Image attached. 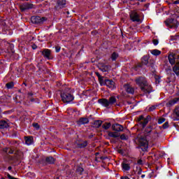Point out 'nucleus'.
<instances>
[{"label":"nucleus","mask_w":179,"mask_h":179,"mask_svg":"<svg viewBox=\"0 0 179 179\" xmlns=\"http://www.w3.org/2000/svg\"><path fill=\"white\" fill-rule=\"evenodd\" d=\"M168 59L171 65H175L173 67V71L177 76H179V55L177 54H170L168 56Z\"/></svg>","instance_id":"1"},{"label":"nucleus","mask_w":179,"mask_h":179,"mask_svg":"<svg viewBox=\"0 0 179 179\" xmlns=\"http://www.w3.org/2000/svg\"><path fill=\"white\" fill-rule=\"evenodd\" d=\"M98 103L103 106V107L109 108L110 106H113V104H115V103H117V99L115 98V96H110L109 99H100L98 100Z\"/></svg>","instance_id":"2"},{"label":"nucleus","mask_w":179,"mask_h":179,"mask_svg":"<svg viewBox=\"0 0 179 179\" xmlns=\"http://www.w3.org/2000/svg\"><path fill=\"white\" fill-rule=\"evenodd\" d=\"M149 55L143 56L141 58V63L138 64L137 66L138 68H142L143 65H146L147 66H150V68H155V60L150 59L149 60Z\"/></svg>","instance_id":"3"},{"label":"nucleus","mask_w":179,"mask_h":179,"mask_svg":"<svg viewBox=\"0 0 179 179\" xmlns=\"http://www.w3.org/2000/svg\"><path fill=\"white\" fill-rule=\"evenodd\" d=\"M164 23L168 27H170V29H177L179 24L178 21L173 18H168L164 21Z\"/></svg>","instance_id":"4"},{"label":"nucleus","mask_w":179,"mask_h":179,"mask_svg":"<svg viewBox=\"0 0 179 179\" xmlns=\"http://www.w3.org/2000/svg\"><path fill=\"white\" fill-rule=\"evenodd\" d=\"M62 101L63 103H71L73 101V95L69 92H62L61 94Z\"/></svg>","instance_id":"5"},{"label":"nucleus","mask_w":179,"mask_h":179,"mask_svg":"<svg viewBox=\"0 0 179 179\" xmlns=\"http://www.w3.org/2000/svg\"><path fill=\"white\" fill-rule=\"evenodd\" d=\"M45 20H47V18L45 17L32 16L31 17V22L34 23V24H43Z\"/></svg>","instance_id":"6"},{"label":"nucleus","mask_w":179,"mask_h":179,"mask_svg":"<svg viewBox=\"0 0 179 179\" xmlns=\"http://www.w3.org/2000/svg\"><path fill=\"white\" fill-rule=\"evenodd\" d=\"M34 4L30 3L29 2H25L22 4L20 5V9L21 12H26V10H29L30 9H34Z\"/></svg>","instance_id":"7"},{"label":"nucleus","mask_w":179,"mask_h":179,"mask_svg":"<svg viewBox=\"0 0 179 179\" xmlns=\"http://www.w3.org/2000/svg\"><path fill=\"white\" fill-rule=\"evenodd\" d=\"M138 143L140 146H142L143 148H144V149H148L149 143L148 142L146 136H141L138 138Z\"/></svg>","instance_id":"8"},{"label":"nucleus","mask_w":179,"mask_h":179,"mask_svg":"<svg viewBox=\"0 0 179 179\" xmlns=\"http://www.w3.org/2000/svg\"><path fill=\"white\" fill-rule=\"evenodd\" d=\"M135 82L136 85L140 86V87H143V85L148 83V80H146V78L142 76L136 78Z\"/></svg>","instance_id":"9"},{"label":"nucleus","mask_w":179,"mask_h":179,"mask_svg":"<svg viewBox=\"0 0 179 179\" xmlns=\"http://www.w3.org/2000/svg\"><path fill=\"white\" fill-rule=\"evenodd\" d=\"M41 52L43 57L46 58V59H52V55H51V50L50 49H44L41 51Z\"/></svg>","instance_id":"10"},{"label":"nucleus","mask_w":179,"mask_h":179,"mask_svg":"<svg viewBox=\"0 0 179 179\" xmlns=\"http://www.w3.org/2000/svg\"><path fill=\"white\" fill-rule=\"evenodd\" d=\"M130 19L132 22H141V18H139V14L136 11H131L130 13Z\"/></svg>","instance_id":"11"},{"label":"nucleus","mask_w":179,"mask_h":179,"mask_svg":"<svg viewBox=\"0 0 179 179\" xmlns=\"http://www.w3.org/2000/svg\"><path fill=\"white\" fill-rule=\"evenodd\" d=\"M141 91L144 93H148V94L152 92V85L148 84H144L142 87H141Z\"/></svg>","instance_id":"12"},{"label":"nucleus","mask_w":179,"mask_h":179,"mask_svg":"<svg viewBox=\"0 0 179 179\" xmlns=\"http://www.w3.org/2000/svg\"><path fill=\"white\" fill-rule=\"evenodd\" d=\"M168 75V79L170 80V82H173V80H176V74L173 73L171 71V69L169 68L166 69Z\"/></svg>","instance_id":"13"},{"label":"nucleus","mask_w":179,"mask_h":179,"mask_svg":"<svg viewBox=\"0 0 179 179\" xmlns=\"http://www.w3.org/2000/svg\"><path fill=\"white\" fill-rule=\"evenodd\" d=\"M112 129L113 131H115L116 132H122L124 131V127L120 124H115L112 125Z\"/></svg>","instance_id":"14"},{"label":"nucleus","mask_w":179,"mask_h":179,"mask_svg":"<svg viewBox=\"0 0 179 179\" xmlns=\"http://www.w3.org/2000/svg\"><path fill=\"white\" fill-rule=\"evenodd\" d=\"M99 69L102 72H108V71H110L111 69V66H110L109 65L100 64H99Z\"/></svg>","instance_id":"15"},{"label":"nucleus","mask_w":179,"mask_h":179,"mask_svg":"<svg viewBox=\"0 0 179 179\" xmlns=\"http://www.w3.org/2000/svg\"><path fill=\"white\" fill-rule=\"evenodd\" d=\"M124 90H126L127 93L130 94H134V93H135V90L129 84L124 85Z\"/></svg>","instance_id":"16"},{"label":"nucleus","mask_w":179,"mask_h":179,"mask_svg":"<svg viewBox=\"0 0 179 179\" xmlns=\"http://www.w3.org/2000/svg\"><path fill=\"white\" fill-rule=\"evenodd\" d=\"M105 85L110 89H114L115 83L113 80L106 79Z\"/></svg>","instance_id":"17"},{"label":"nucleus","mask_w":179,"mask_h":179,"mask_svg":"<svg viewBox=\"0 0 179 179\" xmlns=\"http://www.w3.org/2000/svg\"><path fill=\"white\" fill-rule=\"evenodd\" d=\"M78 125H85L89 124V119L87 117H80L77 122Z\"/></svg>","instance_id":"18"},{"label":"nucleus","mask_w":179,"mask_h":179,"mask_svg":"<svg viewBox=\"0 0 179 179\" xmlns=\"http://www.w3.org/2000/svg\"><path fill=\"white\" fill-rule=\"evenodd\" d=\"M120 134L118 131H108V136L110 138H120Z\"/></svg>","instance_id":"19"},{"label":"nucleus","mask_w":179,"mask_h":179,"mask_svg":"<svg viewBox=\"0 0 179 179\" xmlns=\"http://www.w3.org/2000/svg\"><path fill=\"white\" fill-rule=\"evenodd\" d=\"M57 8L59 9H62V8H65V5H66V0H58L57 2Z\"/></svg>","instance_id":"20"},{"label":"nucleus","mask_w":179,"mask_h":179,"mask_svg":"<svg viewBox=\"0 0 179 179\" xmlns=\"http://www.w3.org/2000/svg\"><path fill=\"white\" fill-rule=\"evenodd\" d=\"M154 130L153 126L149 125L145 129V134L147 135V136H149V134L152 133Z\"/></svg>","instance_id":"21"},{"label":"nucleus","mask_w":179,"mask_h":179,"mask_svg":"<svg viewBox=\"0 0 179 179\" xmlns=\"http://www.w3.org/2000/svg\"><path fill=\"white\" fill-rule=\"evenodd\" d=\"M5 128H9V124L5 120H1L0 129H5Z\"/></svg>","instance_id":"22"},{"label":"nucleus","mask_w":179,"mask_h":179,"mask_svg":"<svg viewBox=\"0 0 179 179\" xmlns=\"http://www.w3.org/2000/svg\"><path fill=\"white\" fill-rule=\"evenodd\" d=\"M148 136H150L152 139H157L159 138V133L156 130H153L152 133L149 134Z\"/></svg>","instance_id":"23"},{"label":"nucleus","mask_w":179,"mask_h":179,"mask_svg":"<svg viewBox=\"0 0 179 179\" xmlns=\"http://www.w3.org/2000/svg\"><path fill=\"white\" fill-rule=\"evenodd\" d=\"M45 162L48 164H54L55 163V159L52 157H48L45 159Z\"/></svg>","instance_id":"24"},{"label":"nucleus","mask_w":179,"mask_h":179,"mask_svg":"<svg viewBox=\"0 0 179 179\" xmlns=\"http://www.w3.org/2000/svg\"><path fill=\"white\" fill-rule=\"evenodd\" d=\"M148 122H149V116H148L146 118H144L141 124H140L141 125L142 128H145Z\"/></svg>","instance_id":"25"},{"label":"nucleus","mask_w":179,"mask_h":179,"mask_svg":"<svg viewBox=\"0 0 179 179\" xmlns=\"http://www.w3.org/2000/svg\"><path fill=\"white\" fill-rule=\"evenodd\" d=\"M86 146H87V141H83V143L77 144V148L79 149H83V148H86Z\"/></svg>","instance_id":"26"},{"label":"nucleus","mask_w":179,"mask_h":179,"mask_svg":"<svg viewBox=\"0 0 179 179\" xmlns=\"http://www.w3.org/2000/svg\"><path fill=\"white\" fill-rule=\"evenodd\" d=\"M101 124H103V121H101V120H95L94 122V127L95 128H100V127H101Z\"/></svg>","instance_id":"27"},{"label":"nucleus","mask_w":179,"mask_h":179,"mask_svg":"<svg viewBox=\"0 0 179 179\" xmlns=\"http://www.w3.org/2000/svg\"><path fill=\"white\" fill-rule=\"evenodd\" d=\"M151 54H152V55H155L156 57H157V55H160V54H162V51L157 50V49H155V50H150Z\"/></svg>","instance_id":"28"},{"label":"nucleus","mask_w":179,"mask_h":179,"mask_svg":"<svg viewBox=\"0 0 179 179\" xmlns=\"http://www.w3.org/2000/svg\"><path fill=\"white\" fill-rule=\"evenodd\" d=\"M178 101H179V97L175 98V99L169 101L168 102V104H169V106H174V104H176V103H177Z\"/></svg>","instance_id":"29"},{"label":"nucleus","mask_w":179,"mask_h":179,"mask_svg":"<svg viewBox=\"0 0 179 179\" xmlns=\"http://www.w3.org/2000/svg\"><path fill=\"white\" fill-rule=\"evenodd\" d=\"M122 167L123 170H124L125 171H128L131 169L129 164H125V163H123L122 164Z\"/></svg>","instance_id":"30"},{"label":"nucleus","mask_w":179,"mask_h":179,"mask_svg":"<svg viewBox=\"0 0 179 179\" xmlns=\"http://www.w3.org/2000/svg\"><path fill=\"white\" fill-rule=\"evenodd\" d=\"M110 127H111V123H110V122H105V123L102 125L103 129H105V130L108 129Z\"/></svg>","instance_id":"31"},{"label":"nucleus","mask_w":179,"mask_h":179,"mask_svg":"<svg viewBox=\"0 0 179 179\" xmlns=\"http://www.w3.org/2000/svg\"><path fill=\"white\" fill-rule=\"evenodd\" d=\"M25 143L26 145H31V143H33L31 137H25Z\"/></svg>","instance_id":"32"},{"label":"nucleus","mask_w":179,"mask_h":179,"mask_svg":"<svg viewBox=\"0 0 179 179\" xmlns=\"http://www.w3.org/2000/svg\"><path fill=\"white\" fill-rule=\"evenodd\" d=\"M99 79V82L101 85V86H104L106 85V80H104V77H101L100 78H98Z\"/></svg>","instance_id":"33"},{"label":"nucleus","mask_w":179,"mask_h":179,"mask_svg":"<svg viewBox=\"0 0 179 179\" xmlns=\"http://www.w3.org/2000/svg\"><path fill=\"white\" fill-rule=\"evenodd\" d=\"M174 113L176 115V120H179V107L175 108Z\"/></svg>","instance_id":"34"},{"label":"nucleus","mask_w":179,"mask_h":179,"mask_svg":"<svg viewBox=\"0 0 179 179\" xmlns=\"http://www.w3.org/2000/svg\"><path fill=\"white\" fill-rule=\"evenodd\" d=\"M13 86H15L13 82H10L6 84V87H7V89H12Z\"/></svg>","instance_id":"35"},{"label":"nucleus","mask_w":179,"mask_h":179,"mask_svg":"<svg viewBox=\"0 0 179 179\" xmlns=\"http://www.w3.org/2000/svg\"><path fill=\"white\" fill-rule=\"evenodd\" d=\"M118 58V53L114 52L111 55L112 61H115Z\"/></svg>","instance_id":"36"},{"label":"nucleus","mask_w":179,"mask_h":179,"mask_svg":"<svg viewBox=\"0 0 179 179\" xmlns=\"http://www.w3.org/2000/svg\"><path fill=\"white\" fill-rule=\"evenodd\" d=\"M4 152H8V153H9V155H13V152H15L14 150H13V149H12V148H6L5 150H4Z\"/></svg>","instance_id":"37"},{"label":"nucleus","mask_w":179,"mask_h":179,"mask_svg":"<svg viewBox=\"0 0 179 179\" xmlns=\"http://www.w3.org/2000/svg\"><path fill=\"white\" fill-rule=\"evenodd\" d=\"M76 173H78V174H82V173H83V168L78 166L76 169Z\"/></svg>","instance_id":"38"},{"label":"nucleus","mask_w":179,"mask_h":179,"mask_svg":"<svg viewBox=\"0 0 179 179\" xmlns=\"http://www.w3.org/2000/svg\"><path fill=\"white\" fill-rule=\"evenodd\" d=\"M32 126L37 130L40 129V124L38 123H33Z\"/></svg>","instance_id":"39"},{"label":"nucleus","mask_w":179,"mask_h":179,"mask_svg":"<svg viewBox=\"0 0 179 179\" xmlns=\"http://www.w3.org/2000/svg\"><path fill=\"white\" fill-rule=\"evenodd\" d=\"M169 122H166L163 125H162V128L164 129H167V128H169Z\"/></svg>","instance_id":"40"},{"label":"nucleus","mask_w":179,"mask_h":179,"mask_svg":"<svg viewBox=\"0 0 179 179\" xmlns=\"http://www.w3.org/2000/svg\"><path fill=\"white\" fill-rule=\"evenodd\" d=\"M166 121V118L164 117H161L158 120V124H163Z\"/></svg>","instance_id":"41"},{"label":"nucleus","mask_w":179,"mask_h":179,"mask_svg":"<svg viewBox=\"0 0 179 179\" xmlns=\"http://www.w3.org/2000/svg\"><path fill=\"white\" fill-rule=\"evenodd\" d=\"M145 117H143V115H140L139 117L137 119V121L138 122H139L140 124H141L143 120L144 119Z\"/></svg>","instance_id":"42"},{"label":"nucleus","mask_w":179,"mask_h":179,"mask_svg":"<svg viewBox=\"0 0 179 179\" xmlns=\"http://www.w3.org/2000/svg\"><path fill=\"white\" fill-rule=\"evenodd\" d=\"M120 139H122V141H127V136H125V134L120 135Z\"/></svg>","instance_id":"43"},{"label":"nucleus","mask_w":179,"mask_h":179,"mask_svg":"<svg viewBox=\"0 0 179 179\" xmlns=\"http://www.w3.org/2000/svg\"><path fill=\"white\" fill-rule=\"evenodd\" d=\"M156 106H152L149 108L148 111H154V110H156Z\"/></svg>","instance_id":"44"},{"label":"nucleus","mask_w":179,"mask_h":179,"mask_svg":"<svg viewBox=\"0 0 179 179\" xmlns=\"http://www.w3.org/2000/svg\"><path fill=\"white\" fill-rule=\"evenodd\" d=\"M152 43H153L154 45H157L159 44V41L157 39H154L152 41Z\"/></svg>","instance_id":"45"},{"label":"nucleus","mask_w":179,"mask_h":179,"mask_svg":"<svg viewBox=\"0 0 179 179\" xmlns=\"http://www.w3.org/2000/svg\"><path fill=\"white\" fill-rule=\"evenodd\" d=\"M55 50L56 52H59V51H61V47H59V45L55 46Z\"/></svg>","instance_id":"46"},{"label":"nucleus","mask_w":179,"mask_h":179,"mask_svg":"<svg viewBox=\"0 0 179 179\" xmlns=\"http://www.w3.org/2000/svg\"><path fill=\"white\" fill-rule=\"evenodd\" d=\"M95 75H96L98 79L103 77V76H101V75H100V73H99V72H96Z\"/></svg>","instance_id":"47"},{"label":"nucleus","mask_w":179,"mask_h":179,"mask_svg":"<svg viewBox=\"0 0 179 179\" xmlns=\"http://www.w3.org/2000/svg\"><path fill=\"white\" fill-rule=\"evenodd\" d=\"M137 164H140V165H142V164H143V161H142V159H138L137 161Z\"/></svg>","instance_id":"48"},{"label":"nucleus","mask_w":179,"mask_h":179,"mask_svg":"<svg viewBox=\"0 0 179 179\" xmlns=\"http://www.w3.org/2000/svg\"><path fill=\"white\" fill-rule=\"evenodd\" d=\"M137 174L141 175L142 174V169L139 168L137 171Z\"/></svg>","instance_id":"49"},{"label":"nucleus","mask_w":179,"mask_h":179,"mask_svg":"<svg viewBox=\"0 0 179 179\" xmlns=\"http://www.w3.org/2000/svg\"><path fill=\"white\" fill-rule=\"evenodd\" d=\"M33 50H36L37 48V45L36 44H34L31 45Z\"/></svg>","instance_id":"50"},{"label":"nucleus","mask_w":179,"mask_h":179,"mask_svg":"<svg viewBox=\"0 0 179 179\" xmlns=\"http://www.w3.org/2000/svg\"><path fill=\"white\" fill-rule=\"evenodd\" d=\"M120 179H129L128 176H122Z\"/></svg>","instance_id":"51"},{"label":"nucleus","mask_w":179,"mask_h":179,"mask_svg":"<svg viewBox=\"0 0 179 179\" xmlns=\"http://www.w3.org/2000/svg\"><path fill=\"white\" fill-rule=\"evenodd\" d=\"M173 3H174L175 5H177L178 3H179V1L177 0V1H174Z\"/></svg>","instance_id":"52"},{"label":"nucleus","mask_w":179,"mask_h":179,"mask_svg":"<svg viewBox=\"0 0 179 179\" xmlns=\"http://www.w3.org/2000/svg\"><path fill=\"white\" fill-rule=\"evenodd\" d=\"M2 103H3V100L1 97H0V104H2Z\"/></svg>","instance_id":"53"},{"label":"nucleus","mask_w":179,"mask_h":179,"mask_svg":"<svg viewBox=\"0 0 179 179\" xmlns=\"http://www.w3.org/2000/svg\"><path fill=\"white\" fill-rule=\"evenodd\" d=\"M8 169L9 171L12 170V166H8Z\"/></svg>","instance_id":"54"},{"label":"nucleus","mask_w":179,"mask_h":179,"mask_svg":"<svg viewBox=\"0 0 179 179\" xmlns=\"http://www.w3.org/2000/svg\"><path fill=\"white\" fill-rule=\"evenodd\" d=\"M29 96H33V93L31 92L29 93Z\"/></svg>","instance_id":"55"},{"label":"nucleus","mask_w":179,"mask_h":179,"mask_svg":"<svg viewBox=\"0 0 179 179\" xmlns=\"http://www.w3.org/2000/svg\"><path fill=\"white\" fill-rule=\"evenodd\" d=\"M141 178H145V175H141Z\"/></svg>","instance_id":"56"},{"label":"nucleus","mask_w":179,"mask_h":179,"mask_svg":"<svg viewBox=\"0 0 179 179\" xmlns=\"http://www.w3.org/2000/svg\"><path fill=\"white\" fill-rule=\"evenodd\" d=\"M140 2H143L144 1L143 0H138Z\"/></svg>","instance_id":"57"},{"label":"nucleus","mask_w":179,"mask_h":179,"mask_svg":"<svg viewBox=\"0 0 179 179\" xmlns=\"http://www.w3.org/2000/svg\"><path fill=\"white\" fill-rule=\"evenodd\" d=\"M93 33H94V31H92V34H93Z\"/></svg>","instance_id":"58"},{"label":"nucleus","mask_w":179,"mask_h":179,"mask_svg":"<svg viewBox=\"0 0 179 179\" xmlns=\"http://www.w3.org/2000/svg\"><path fill=\"white\" fill-rule=\"evenodd\" d=\"M129 104H131V102H128Z\"/></svg>","instance_id":"59"},{"label":"nucleus","mask_w":179,"mask_h":179,"mask_svg":"<svg viewBox=\"0 0 179 179\" xmlns=\"http://www.w3.org/2000/svg\"><path fill=\"white\" fill-rule=\"evenodd\" d=\"M1 179H6L5 178H1Z\"/></svg>","instance_id":"60"},{"label":"nucleus","mask_w":179,"mask_h":179,"mask_svg":"<svg viewBox=\"0 0 179 179\" xmlns=\"http://www.w3.org/2000/svg\"><path fill=\"white\" fill-rule=\"evenodd\" d=\"M31 101H33V99H31Z\"/></svg>","instance_id":"61"},{"label":"nucleus","mask_w":179,"mask_h":179,"mask_svg":"<svg viewBox=\"0 0 179 179\" xmlns=\"http://www.w3.org/2000/svg\"><path fill=\"white\" fill-rule=\"evenodd\" d=\"M24 85H26V83H24Z\"/></svg>","instance_id":"62"},{"label":"nucleus","mask_w":179,"mask_h":179,"mask_svg":"<svg viewBox=\"0 0 179 179\" xmlns=\"http://www.w3.org/2000/svg\"><path fill=\"white\" fill-rule=\"evenodd\" d=\"M0 113H1V108H0Z\"/></svg>","instance_id":"63"}]
</instances>
